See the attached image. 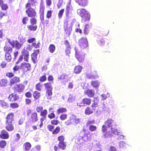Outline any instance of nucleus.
Instances as JSON below:
<instances>
[{"mask_svg":"<svg viewBox=\"0 0 151 151\" xmlns=\"http://www.w3.org/2000/svg\"><path fill=\"white\" fill-rule=\"evenodd\" d=\"M21 53V55L19 56L17 61L16 62L17 64H18L22 61L23 58L26 62H28L29 61V51L24 48L22 50Z\"/></svg>","mask_w":151,"mask_h":151,"instance_id":"obj_1","label":"nucleus"},{"mask_svg":"<svg viewBox=\"0 0 151 151\" xmlns=\"http://www.w3.org/2000/svg\"><path fill=\"white\" fill-rule=\"evenodd\" d=\"M25 7L26 9L25 12L28 17H35L36 16L37 12L35 9L32 8L29 3H27Z\"/></svg>","mask_w":151,"mask_h":151,"instance_id":"obj_2","label":"nucleus"},{"mask_svg":"<svg viewBox=\"0 0 151 151\" xmlns=\"http://www.w3.org/2000/svg\"><path fill=\"white\" fill-rule=\"evenodd\" d=\"M27 115L29 116V121L32 123H34L38 119L37 114L35 112H32V111L29 109L27 111Z\"/></svg>","mask_w":151,"mask_h":151,"instance_id":"obj_3","label":"nucleus"},{"mask_svg":"<svg viewBox=\"0 0 151 151\" xmlns=\"http://www.w3.org/2000/svg\"><path fill=\"white\" fill-rule=\"evenodd\" d=\"M91 99L89 98H85L83 99L82 100L78 101L77 105L81 107L90 105L91 103Z\"/></svg>","mask_w":151,"mask_h":151,"instance_id":"obj_4","label":"nucleus"},{"mask_svg":"<svg viewBox=\"0 0 151 151\" xmlns=\"http://www.w3.org/2000/svg\"><path fill=\"white\" fill-rule=\"evenodd\" d=\"M78 45L80 47L84 49L88 46L87 39L86 37H82L78 40Z\"/></svg>","mask_w":151,"mask_h":151,"instance_id":"obj_5","label":"nucleus"},{"mask_svg":"<svg viewBox=\"0 0 151 151\" xmlns=\"http://www.w3.org/2000/svg\"><path fill=\"white\" fill-rule=\"evenodd\" d=\"M63 27L65 33L68 35H69L72 31V27L69 25L68 21H64Z\"/></svg>","mask_w":151,"mask_h":151,"instance_id":"obj_6","label":"nucleus"},{"mask_svg":"<svg viewBox=\"0 0 151 151\" xmlns=\"http://www.w3.org/2000/svg\"><path fill=\"white\" fill-rule=\"evenodd\" d=\"M31 64L29 63L24 62L21 63L20 68L23 73H25L31 70Z\"/></svg>","mask_w":151,"mask_h":151,"instance_id":"obj_7","label":"nucleus"},{"mask_svg":"<svg viewBox=\"0 0 151 151\" xmlns=\"http://www.w3.org/2000/svg\"><path fill=\"white\" fill-rule=\"evenodd\" d=\"M9 42L13 48L15 47L16 49H20L23 45V43H20L17 40L9 41Z\"/></svg>","mask_w":151,"mask_h":151,"instance_id":"obj_8","label":"nucleus"},{"mask_svg":"<svg viewBox=\"0 0 151 151\" xmlns=\"http://www.w3.org/2000/svg\"><path fill=\"white\" fill-rule=\"evenodd\" d=\"M66 145L65 142H59L58 146H55L54 147V150L55 151H60L59 150L61 149L62 150H64L65 149Z\"/></svg>","mask_w":151,"mask_h":151,"instance_id":"obj_9","label":"nucleus"},{"mask_svg":"<svg viewBox=\"0 0 151 151\" xmlns=\"http://www.w3.org/2000/svg\"><path fill=\"white\" fill-rule=\"evenodd\" d=\"M25 88L24 85L22 83L16 84L14 87V90L17 92H22Z\"/></svg>","mask_w":151,"mask_h":151,"instance_id":"obj_10","label":"nucleus"},{"mask_svg":"<svg viewBox=\"0 0 151 151\" xmlns=\"http://www.w3.org/2000/svg\"><path fill=\"white\" fill-rule=\"evenodd\" d=\"M19 99L18 96L15 93H14L9 95L8 99L10 102L16 101Z\"/></svg>","mask_w":151,"mask_h":151,"instance_id":"obj_11","label":"nucleus"},{"mask_svg":"<svg viewBox=\"0 0 151 151\" xmlns=\"http://www.w3.org/2000/svg\"><path fill=\"white\" fill-rule=\"evenodd\" d=\"M40 50L39 49L34 50V52L31 55V59L33 62L35 63L37 59V55L39 54Z\"/></svg>","mask_w":151,"mask_h":151,"instance_id":"obj_12","label":"nucleus"},{"mask_svg":"<svg viewBox=\"0 0 151 151\" xmlns=\"http://www.w3.org/2000/svg\"><path fill=\"white\" fill-rule=\"evenodd\" d=\"M104 124L106 125L108 128L114 126H117L114 122V121L111 119H108L104 122Z\"/></svg>","mask_w":151,"mask_h":151,"instance_id":"obj_13","label":"nucleus"},{"mask_svg":"<svg viewBox=\"0 0 151 151\" xmlns=\"http://www.w3.org/2000/svg\"><path fill=\"white\" fill-rule=\"evenodd\" d=\"M14 114L13 112L9 113L7 114L5 118V122H12L14 121Z\"/></svg>","mask_w":151,"mask_h":151,"instance_id":"obj_14","label":"nucleus"},{"mask_svg":"<svg viewBox=\"0 0 151 151\" xmlns=\"http://www.w3.org/2000/svg\"><path fill=\"white\" fill-rule=\"evenodd\" d=\"M5 128L8 132L13 131L14 129V127L12 122H5Z\"/></svg>","mask_w":151,"mask_h":151,"instance_id":"obj_15","label":"nucleus"},{"mask_svg":"<svg viewBox=\"0 0 151 151\" xmlns=\"http://www.w3.org/2000/svg\"><path fill=\"white\" fill-rule=\"evenodd\" d=\"M84 94L89 97L91 98L93 97L95 94V91L92 89H88L84 91Z\"/></svg>","mask_w":151,"mask_h":151,"instance_id":"obj_16","label":"nucleus"},{"mask_svg":"<svg viewBox=\"0 0 151 151\" xmlns=\"http://www.w3.org/2000/svg\"><path fill=\"white\" fill-rule=\"evenodd\" d=\"M9 137L8 132L5 129H3L1 131L0 134V138L1 139H8Z\"/></svg>","mask_w":151,"mask_h":151,"instance_id":"obj_17","label":"nucleus"},{"mask_svg":"<svg viewBox=\"0 0 151 151\" xmlns=\"http://www.w3.org/2000/svg\"><path fill=\"white\" fill-rule=\"evenodd\" d=\"M76 2L82 7L87 6L88 3V0H75Z\"/></svg>","mask_w":151,"mask_h":151,"instance_id":"obj_18","label":"nucleus"},{"mask_svg":"<svg viewBox=\"0 0 151 151\" xmlns=\"http://www.w3.org/2000/svg\"><path fill=\"white\" fill-rule=\"evenodd\" d=\"M83 131L84 132V133L82 137V139L84 141L90 139L91 138V137L90 133H86V130L85 129H83Z\"/></svg>","mask_w":151,"mask_h":151,"instance_id":"obj_19","label":"nucleus"},{"mask_svg":"<svg viewBox=\"0 0 151 151\" xmlns=\"http://www.w3.org/2000/svg\"><path fill=\"white\" fill-rule=\"evenodd\" d=\"M20 81V78L19 77L15 76L11 78L10 80L11 85L19 83Z\"/></svg>","mask_w":151,"mask_h":151,"instance_id":"obj_20","label":"nucleus"},{"mask_svg":"<svg viewBox=\"0 0 151 151\" xmlns=\"http://www.w3.org/2000/svg\"><path fill=\"white\" fill-rule=\"evenodd\" d=\"M40 17L41 22L43 24L47 25L48 24L49 22L48 20H44V14L41 13L40 15Z\"/></svg>","mask_w":151,"mask_h":151,"instance_id":"obj_21","label":"nucleus"},{"mask_svg":"<svg viewBox=\"0 0 151 151\" xmlns=\"http://www.w3.org/2000/svg\"><path fill=\"white\" fill-rule=\"evenodd\" d=\"M77 12L81 17L88 13V11L86 9L83 8L78 9Z\"/></svg>","mask_w":151,"mask_h":151,"instance_id":"obj_22","label":"nucleus"},{"mask_svg":"<svg viewBox=\"0 0 151 151\" xmlns=\"http://www.w3.org/2000/svg\"><path fill=\"white\" fill-rule=\"evenodd\" d=\"M81 17L82 22H85L89 21L90 19V15L88 13L85 15Z\"/></svg>","mask_w":151,"mask_h":151,"instance_id":"obj_23","label":"nucleus"},{"mask_svg":"<svg viewBox=\"0 0 151 151\" xmlns=\"http://www.w3.org/2000/svg\"><path fill=\"white\" fill-rule=\"evenodd\" d=\"M90 106H87L85 109L84 113L86 115H89L93 114L94 112Z\"/></svg>","mask_w":151,"mask_h":151,"instance_id":"obj_24","label":"nucleus"},{"mask_svg":"<svg viewBox=\"0 0 151 151\" xmlns=\"http://www.w3.org/2000/svg\"><path fill=\"white\" fill-rule=\"evenodd\" d=\"M4 50L5 52V53H12L13 51V49L9 45H6L4 47Z\"/></svg>","mask_w":151,"mask_h":151,"instance_id":"obj_25","label":"nucleus"},{"mask_svg":"<svg viewBox=\"0 0 151 151\" xmlns=\"http://www.w3.org/2000/svg\"><path fill=\"white\" fill-rule=\"evenodd\" d=\"M27 28L29 30L34 31L37 29V25L31 24V25H27Z\"/></svg>","mask_w":151,"mask_h":151,"instance_id":"obj_26","label":"nucleus"},{"mask_svg":"<svg viewBox=\"0 0 151 151\" xmlns=\"http://www.w3.org/2000/svg\"><path fill=\"white\" fill-rule=\"evenodd\" d=\"M76 57L80 62L81 63L84 61V56L79 55L76 51Z\"/></svg>","mask_w":151,"mask_h":151,"instance_id":"obj_27","label":"nucleus"},{"mask_svg":"<svg viewBox=\"0 0 151 151\" xmlns=\"http://www.w3.org/2000/svg\"><path fill=\"white\" fill-rule=\"evenodd\" d=\"M33 96L35 99H38L40 97V93L37 91H35L33 93Z\"/></svg>","mask_w":151,"mask_h":151,"instance_id":"obj_28","label":"nucleus"},{"mask_svg":"<svg viewBox=\"0 0 151 151\" xmlns=\"http://www.w3.org/2000/svg\"><path fill=\"white\" fill-rule=\"evenodd\" d=\"M73 115H71L69 118V119L65 122V124L66 125H68L70 124H73Z\"/></svg>","mask_w":151,"mask_h":151,"instance_id":"obj_29","label":"nucleus"},{"mask_svg":"<svg viewBox=\"0 0 151 151\" xmlns=\"http://www.w3.org/2000/svg\"><path fill=\"white\" fill-rule=\"evenodd\" d=\"M82 66L80 65L76 66L74 69V72L76 74H78L80 73L82 70Z\"/></svg>","mask_w":151,"mask_h":151,"instance_id":"obj_30","label":"nucleus"},{"mask_svg":"<svg viewBox=\"0 0 151 151\" xmlns=\"http://www.w3.org/2000/svg\"><path fill=\"white\" fill-rule=\"evenodd\" d=\"M11 53H5V58L6 60L8 62H10L11 61L12 57Z\"/></svg>","mask_w":151,"mask_h":151,"instance_id":"obj_31","label":"nucleus"},{"mask_svg":"<svg viewBox=\"0 0 151 151\" xmlns=\"http://www.w3.org/2000/svg\"><path fill=\"white\" fill-rule=\"evenodd\" d=\"M24 149L26 151L29 150L31 147V145L29 142H26L23 145Z\"/></svg>","mask_w":151,"mask_h":151,"instance_id":"obj_32","label":"nucleus"},{"mask_svg":"<svg viewBox=\"0 0 151 151\" xmlns=\"http://www.w3.org/2000/svg\"><path fill=\"white\" fill-rule=\"evenodd\" d=\"M58 114H60L67 111V110L66 108L60 107L58 108L57 110Z\"/></svg>","mask_w":151,"mask_h":151,"instance_id":"obj_33","label":"nucleus"},{"mask_svg":"<svg viewBox=\"0 0 151 151\" xmlns=\"http://www.w3.org/2000/svg\"><path fill=\"white\" fill-rule=\"evenodd\" d=\"M0 105L1 107L4 108H7L9 107V104L3 100H0Z\"/></svg>","mask_w":151,"mask_h":151,"instance_id":"obj_34","label":"nucleus"},{"mask_svg":"<svg viewBox=\"0 0 151 151\" xmlns=\"http://www.w3.org/2000/svg\"><path fill=\"white\" fill-rule=\"evenodd\" d=\"M55 46L52 44L50 45L48 47V50L49 52L51 53H53L55 50Z\"/></svg>","mask_w":151,"mask_h":151,"instance_id":"obj_35","label":"nucleus"},{"mask_svg":"<svg viewBox=\"0 0 151 151\" xmlns=\"http://www.w3.org/2000/svg\"><path fill=\"white\" fill-rule=\"evenodd\" d=\"M73 124L76 125L80 123V119L77 118L76 116L75 115L73 114Z\"/></svg>","mask_w":151,"mask_h":151,"instance_id":"obj_36","label":"nucleus"},{"mask_svg":"<svg viewBox=\"0 0 151 151\" xmlns=\"http://www.w3.org/2000/svg\"><path fill=\"white\" fill-rule=\"evenodd\" d=\"M45 89L46 90L52 89V87L51 83L49 82H47L44 84Z\"/></svg>","mask_w":151,"mask_h":151,"instance_id":"obj_37","label":"nucleus"},{"mask_svg":"<svg viewBox=\"0 0 151 151\" xmlns=\"http://www.w3.org/2000/svg\"><path fill=\"white\" fill-rule=\"evenodd\" d=\"M98 106V104L97 102H94L91 105V107L95 112L96 110V108Z\"/></svg>","mask_w":151,"mask_h":151,"instance_id":"obj_38","label":"nucleus"},{"mask_svg":"<svg viewBox=\"0 0 151 151\" xmlns=\"http://www.w3.org/2000/svg\"><path fill=\"white\" fill-rule=\"evenodd\" d=\"M7 81L6 79H3L0 80V86H5L7 83Z\"/></svg>","mask_w":151,"mask_h":151,"instance_id":"obj_39","label":"nucleus"},{"mask_svg":"<svg viewBox=\"0 0 151 151\" xmlns=\"http://www.w3.org/2000/svg\"><path fill=\"white\" fill-rule=\"evenodd\" d=\"M91 85L94 87H98L99 86V83L98 81H93L91 82Z\"/></svg>","mask_w":151,"mask_h":151,"instance_id":"obj_40","label":"nucleus"},{"mask_svg":"<svg viewBox=\"0 0 151 151\" xmlns=\"http://www.w3.org/2000/svg\"><path fill=\"white\" fill-rule=\"evenodd\" d=\"M42 87V84L40 83L39 82L35 85V89L36 90L41 91Z\"/></svg>","mask_w":151,"mask_h":151,"instance_id":"obj_41","label":"nucleus"},{"mask_svg":"<svg viewBox=\"0 0 151 151\" xmlns=\"http://www.w3.org/2000/svg\"><path fill=\"white\" fill-rule=\"evenodd\" d=\"M111 131L113 134L117 135H119V134L120 133L119 132H118L117 129L116 128H115V127H112L111 128Z\"/></svg>","mask_w":151,"mask_h":151,"instance_id":"obj_42","label":"nucleus"},{"mask_svg":"<svg viewBox=\"0 0 151 151\" xmlns=\"http://www.w3.org/2000/svg\"><path fill=\"white\" fill-rule=\"evenodd\" d=\"M30 19V22L31 24L36 25L37 20V19L35 17H31Z\"/></svg>","mask_w":151,"mask_h":151,"instance_id":"obj_43","label":"nucleus"},{"mask_svg":"<svg viewBox=\"0 0 151 151\" xmlns=\"http://www.w3.org/2000/svg\"><path fill=\"white\" fill-rule=\"evenodd\" d=\"M60 131V127H57L55 128L52 131V133L53 134H56L59 133Z\"/></svg>","mask_w":151,"mask_h":151,"instance_id":"obj_44","label":"nucleus"},{"mask_svg":"<svg viewBox=\"0 0 151 151\" xmlns=\"http://www.w3.org/2000/svg\"><path fill=\"white\" fill-rule=\"evenodd\" d=\"M64 12V9H63L60 10L58 14V16L59 19H60L62 18L63 14Z\"/></svg>","mask_w":151,"mask_h":151,"instance_id":"obj_45","label":"nucleus"},{"mask_svg":"<svg viewBox=\"0 0 151 151\" xmlns=\"http://www.w3.org/2000/svg\"><path fill=\"white\" fill-rule=\"evenodd\" d=\"M6 145V142L5 141L2 140L0 141V147L1 148H4Z\"/></svg>","mask_w":151,"mask_h":151,"instance_id":"obj_46","label":"nucleus"},{"mask_svg":"<svg viewBox=\"0 0 151 151\" xmlns=\"http://www.w3.org/2000/svg\"><path fill=\"white\" fill-rule=\"evenodd\" d=\"M52 11L48 10L47 11L46 14V17L47 19L50 18L52 16Z\"/></svg>","mask_w":151,"mask_h":151,"instance_id":"obj_47","label":"nucleus"},{"mask_svg":"<svg viewBox=\"0 0 151 151\" xmlns=\"http://www.w3.org/2000/svg\"><path fill=\"white\" fill-rule=\"evenodd\" d=\"M88 129L91 132H94L96 130L97 127L96 126L94 125H90L88 127Z\"/></svg>","mask_w":151,"mask_h":151,"instance_id":"obj_48","label":"nucleus"},{"mask_svg":"<svg viewBox=\"0 0 151 151\" xmlns=\"http://www.w3.org/2000/svg\"><path fill=\"white\" fill-rule=\"evenodd\" d=\"M47 79V77L46 74H45L41 76L39 78V80L41 82L45 81Z\"/></svg>","mask_w":151,"mask_h":151,"instance_id":"obj_49","label":"nucleus"},{"mask_svg":"<svg viewBox=\"0 0 151 151\" xmlns=\"http://www.w3.org/2000/svg\"><path fill=\"white\" fill-rule=\"evenodd\" d=\"M29 19L27 17H25L23 18L22 20V22L23 24H26L28 22Z\"/></svg>","mask_w":151,"mask_h":151,"instance_id":"obj_50","label":"nucleus"},{"mask_svg":"<svg viewBox=\"0 0 151 151\" xmlns=\"http://www.w3.org/2000/svg\"><path fill=\"white\" fill-rule=\"evenodd\" d=\"M67 118V114H61L60 116V118L61 120H64Z\"/></svg>","mask_w":151,"mask_h":151,"instance_id":"obj_51","label":"nucleus"},{"mask_svg":"<svg viewBox=\"0 0 151 151\" xmlns=\"http://www.w3.org/2000/svg\"><path fill=\"white\" fill-rule=\"evenodd\" d=\"M52 89L47 90L46 92V95L48 96H51L52 94Z\"/></svg>","mask_w":151,"mask_h":151,"instance_id":"obj_52","label":"nucleus"},{"mask_svg":"<svg viewBox=\"0 0 151 151\" xmlns=\"http://www.w3.org/2000/svg\"><path fill=\"white\" fill-rule=\"evenodd\" d=\"M1 9L3 10H6L8 8V6L7 4L3 3L1 6Z\"/></svg>","mask_w":151,"mask_h":151,"instance_id":"obj_53","label":"nucleus"},{"mask_svg":"<svg viewBox=\"0 0 151 151\" xmlns=\"http://www.w3.org/2000/svg\"><path fill=\"white\" fill-rule=\"evenodd\" d=\"M47 111L46 109H44L40 112V115L42 116L46 117L47 114Z\"/></svg>","mask_w":151,"mask_h":151,"instance_id":"obj_54","label":"nucleus"},{"mask_svg":"<svg viewBox=\"0 0 151 151\" xmlns=\"http://www.w3.org/2000/svg\"><path fill=\"white\" fill-rule=\"evenodd\" d=\"M46 117L42 116L40 119V122L39 126L40 128H41L43 124V122L46 119Z\"/></svg>","mask_w":151,"mask_h":151,"instance_id":"obj_55","label":"nucleus"},{"mask_svg":"<svg viewBox=\"0 0 151 151\" xmlns=\"http://www.w3.org/2000/svg\"><path fill=\"white\" fill-rule=\"evenodd\" d=\"M10 105V107L13 109L17 108L19 106L18 104L16 103H11Z\"/></svg>","mask_w":151,"mask_h":151,"instance_id":"obj_56","label":"nucleus"},{"mask_svg":"<svg viewBox=\"0 0 151 151\" xmlns=\"http://www.w3.org/2000/svg\"><path fill=\"white\" fill-rule=\"evenodd\" d=\"M90 27L88 24H86L85 25V28L84 29V33L85 34H87L88 31V29Z\"/></svg>","mask_w":151,"mask_h":151,"instance_id":"obj_57","label":"nucleus"},{"mask_svg":"<svg viewBox=\"0 0 151 151\" xmlns=\"http://www.w3.org/2000/svg\"><path fill=\"white\" fill-rule=\"evenodd\" d=\"M119 145L120 148H123L124 147H126L127 144L123 141H121L119 143Z\"/></svg>","mask_w":151,"mask_h":151,"instance_id":"obj_58","label":"nucleus"},{"mask_svg":"<svg viewBox=\"0 0 151 151\" xmlns=\"http://www.w3.org/2000/svg\"><path fill=\"white\" fill-rule=\"evenodd\" d=\"M64 44L66 46V48L68 49L71 48L70 43L68 40H65L64 42Z\"/></svg>","mask_w":151,"mask_h":151,"instance_id":"obj_59","label":"nucleus"},{"mask_svg":"<svg viewBox=\"0 0 151 151\" xmlns=\"http://www.w3.org/2000/svg\"><path fill=\"white\" fill-rule=\"evenodd\" d=\"M64 139L65 137L63 135L59 136L58 137V140L59 141V142H64Z\"/></svg>","mask_w":151,"mask_h":151,"instance_id":"obj_60","label":"nucleus"},{"mask_svg":"<svg viewBox=\"0 0 151 151\" xmlns=\"http://www.w3.org/2000/svg\"><path fill=\"white\" fill-rule=\"evenodd\" d=\"M48 117L50 119H52L54 118L55 117V115L53 112L50 113L48 114Z\"/></svg>","mask_w":151,"mask_h":151,"instance_id":"obj_61","label":"nucleus"},{"mask_svg":"<svg viewBox=\"0 0 151 151\" xmlns=\"http://www.w3.org/2000/svg\"><path fill=\"white\" fill-rule=\"evenodd\" d=\"M47 128L50 132H52L54 128V126L51 124H49L47 126Z\"/></svg>","mask_w":151,"mask_h":151,"instance_id":"obj_62","label":"nucleus"},{"mask_svg":"<svg viewBox=\"0 0 151 151\" xmlns=\"http://www.w3.org/2000/svg\"><path fill=\"white\" fill-rule=\"evenodd\" d=\"M95 123V121L93 120L92 121H88L86 123V126H87L91 125L92 124Z\"/></svg>","mask_w":151,"mask_h":151,"instance_id":"obj_63","label":"nucleus"},{"mask_svg":"<svg viewBox=\"0 0 151 151\" xmlns=\"http://www.w3.org/2000/svg\"><path fill=\"white\" fill-rule=\"evenodd\" d=\"M98 42L100 45H103L105 43V41L103 39H99L98 40Z\"/></svg>","mask_w":151,"mask_h":151,"instance_id":"obj_64","label":"nucleus"}]
</instances>
